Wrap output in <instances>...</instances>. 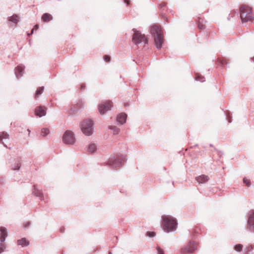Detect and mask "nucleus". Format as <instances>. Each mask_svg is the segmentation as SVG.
Here are the masks:
<instances>
[{"label": "nucleus", "mask_w": 254, "mask_h": 254, "mask_svg": "<svg viewBox=\"0 0 254 254\" xmlns=\"http://www.w3.org/2000/svg\"><path fill=\"white\" fill-rule=\"evenodd\" d=\"M150 31L154 37L156 48L158 50L160 49L164 42L163 33L161 28L159 25H154L150 27Z\"/></svg>", "instance_id": "f257e3e1"}, {"label": "nucleus", "mask_w": 254, "mask_h": 254, "mask_svg": "<svg viewBox=\"0 0 254 254\" xmlns=\"http://www.w3.org/2000/svg\"><path fill=\"white\" fill-rule=\"evenodd\" d=\"M163 228L165 232L169 233L176 230L177 222L176 218L170 215L162 216Z\"/></svg>", "instance_id": "f03ea898"}, {"label": "nucleus", "mask_w": 254, "mask_h": 254, "mask_svg": "<svg viewBox=\"0 0 254 254\" xmlns=\"http://www.w3.org/2000/svg\"><path fill=\"white\" fill-rule=\"evenodd\" d=\"M126 161V156L120 153L110 157L106 163L112 168L117 169L121 167Z\"/></svg>", "instance_id": "7ed1b4c3"}, {"label": "nucleus", "mask_w": 254, "mask_h": 254, "mask_svg": "<svg viewBox=\"0 0 254 254\" xmlns=\"http://www.w3.org/2000/svg\"><path fill=\"white\" fill-rule=\"evenodd\" d=\"M240 15L242 23L252 22L254 19L252 8L247 5H242L240 7Z\"/></svg>", "instance_id": "20e7f679"}, {"label": "nucleus", "mask_w": 254, "mask_h": 254, "mask_svg": "<svg viewBox=\"0 0 254 254\" xmlns=\"http://www.w3.org/2000/svg\"><path fill=\"white\" fill-rule=\"evenodd\" d=\"M81 130L86 136H90L93 132V123L90 119L84 120L81 123Z\"/></svg>", "instance_id": "39448f33"}, {"label": "nucleus", "mask_w": 254, "mask_h": 254, "mask_svg": "<svg viewBox=\"0 0 254 254\" xmlns=\"http://www.w3.org/2000/svg\"><path fill=\"white\" fill-rule=\"evenodd\" d=\"M134 32L132 35V41L135 45L144 44L148 43V40L144 34H142L139 31L133 29Z\"/></svg>", "instance_id": "423d86ee"}, {"label": "nucleus", "mask_w": 254, "mask_h": 254, "mask_svg": "<svg viewBox=\"0 0 254 254\" xmlns=\"http://www.w3.org/2000/svg\"><path fill=\"white\" fill-rule=\"evenodd\" d=\"M62 139L64 144L69 145L74 144L76 141L74 133L70 130H66L64 132Z\"/></svg>", "instance_id": "0eeeda50"}, {"label": "nucleus", "mask_w": 254, "mask_h": 254, "mask_svg": "<svg viewBox=\"0 0 254 254\" xmlns=\"http://www.w3.org/2000/svg\"><path fill=\"white\" fill-rule=\"evenodd\" d=\"M113 107V102L108 101L100 104L98 105V111L101 115H104L107 111L111 110Z\"/></svg>", "instance_id": "6e6552de"}, {"label": "nucleus", "mask_w": 254, "mask_h": 254, "mask_svg": "<svg viewBox=\"0 0 254 254\" xmlns=\"http://www.w3.org/2000/svg\"><path fill=\"white\" fill-rule=\"evenodd\" d=\"M196 244L193 241H190L188 245L184 247L181 250L182 254H189L193 253L196 250Z\"/></svg>", "instance_id": "1a4fd4ad"}, {"label": "nucleus", "mask_w": 254, "mask_h": 254, "mask_svg": "<svg viewBox=\"0 0 254 254\" xmlns=\"http://www.w3.org/2000/svg\"><path fill=\"white\" fill-rule=\"evenodd\" d=\"M247 228L251 231L254 232V211H250L248 214Z\"/></svg>", "instance_id": "9d476101"}, {"label": "nucleus", "mask_w": 254, "mask_h": 254, "mask_svg": "<svg viewBox=\"0 0 254 254\" xmlns=\"http://www.w3.org/2000/svg\"><path fill=\"white\" fill-rule=\"evenodd\" d=\"M82 106L83 103L82 101H79L69 110V115L71 116H74L80 110L82 109Z\"/></svg>", "instance_id": "9b49d317"}, {"label": "nucleus", "mask_w": 254, "mask_h": 254, "mask_svg": "<svg viewBox=\"0 0 254 254\" xmlns=\"http://www.w3.org/2000/svg\"><path fill=\"white\" fill-rule=\"evenodd\" d=\"M35 115L39 117H42L46 115V108L45 106H39L35 109Z\"/></svg>", "instance_id": "f8f14e48"}, {"label": "nucleus", "mask_w": 254, "mask_h": 254, "mask_svg": "<svg viewBox=\"0 0 254 254\" xmlns=\"http://www.w3.org/2000/svg\"><path fill=\"white\" fill-rule=\"evenodd\" d=\"M9 27L15 26L20 21V17L17 14H13L12 16L8 17Z\"/></svg>", "instance_id": "ddd939ff"}, {"label": "nucleus", "mask_w": 254, "mask_h": 254, "mask_svg": "<svg viewBox=\"0 0 254 254\" xmlns=\"http://www.w3.org/2000/svg\"><path fill=\"white\" fill-rule=\"evenodd\" d=\"M9 141V135L4 131L0 132V143L6 147L9 148L6 144Z\"/></svg>", "instance_id": "4468645a"}, {"label": "nucleus", "mask_w": 254, "mask_h": 254, "mask_svg": "<svg viewBox=\"0 0 254 254\" xmlns=\"http://www.w3.org/2000/svg\"><path fill=\"white\" fill-rule=\"evenodd\" d=\"M24 66L22 65H18L15 69V74L17 78L22 77L24 73Z\"/></svg>", "instance_id": "2eb2a0df"}, {"label": "nucleus", "mask_w": 254, "mask_h": 254, "mask_svg": "<svg viewBox=\"0 0 254 254\" xmlns=\"http://www.w3.org/2000/svg\"><path fill=\"white\" fill-rule=\"evenodd\" d=\"M97 150V145L94 142L89 143L86 147V151L88 153L93 154Z\"/></svg>", "instance_id": "dca6fc26"}, {"label": "nucleus", "mask_w": 254, "mask_h": 254, "mask_svg": "<svg viewBox=\"0 0 254 254\" xmlns=\"http://www.w3.org/2000/svg\"><path fill=\"white\" fill-rule=\"evenodd\" d=\"M127 118V115L125 113H121L117 117V122L118 124L120 125H123L126 123Z\"/></svg>", "instance_id": "f3484780"}, {"label": "nucleus", "mask_w": 254, "mask_h": 254, "mask_svg": "<svg viewBox=\"0 0 254 254\" xmlns=\"http://www.w3.org/2000/svg\"><path fill=\"white\" fill-rule=\"evenodd\" d=\"M0 242H3L7 236V230L4 227H0Z\"/></svg>", "instance_id": "a211bd4d"}, {"label": "nucleus", "mask_w": 254, "mask_h": 254, "mask_svg": "<svg viewBox=\"0 0 254 254\" xmlns=\"http://www.w3.org/2000/svg\"><path fill=\"white\" fill-rule=\"evenodd\" d=\"M208 177L204 175H202L195 178L196 181L200 184L205 183L208 181Z\"/></svg>", "instance_id": "6ab92c4d"}, {"label": "nucleus", "mask_w": 254, "mask_h": 254, "mask_svg": "<svg viewBox=\"0 0 254 254\" xmlns=\"http://www.w3.org/2000/svg\"><path fill=\"white\" fill-rule=\"evenodd\" d=\"M33 193L37 197L40 198L41 200L44 199V195L42 191L37 189L35 186H34V190L33 191Z\"/></svg>", "instance_id": "aec40b11"}, {"label": "nucleus", "mask_w": 254, "mask_h": 254, "mask_svg": "<svg viewBox=\"0 0 254 254\" xmlns=\"http://www.w3.org/2000/svg\"><path fill=\"white\" fill-rule=\"evenodd\" d=\"M21 166V163L20 160L17 159L12 164H11V168L12 170L17 171L20 168Z\"/></svg>", "instance_id": "412c9836"}, {"label": "nucleus", "mask_w": 254, "mask_h": 254, "mask_svg": "<svg viewBox=\"0 0 254 254\" xmlns=\"http://www.w3.org/2000/svg\"><path fill=\"white\" fill-rule=\"evenodd\" d=\"M17 244L23 247L28 246L29 245V242L25 238H23L17 241Z\"/></svg>", "instance_id": "4be33fe9"}, {"label": "nucleus", "mask_w": 254, "mask_h": 254, "mask_svg": "<svg viewBox=\"0 0 254 254\" xmlns=\"http://www.w3.org/2000/svg\"><path fill=\"white\" fill-rule=\"evenodd\" d=\"M42 19L44 21L48 22L51 20L53 19V16L51 14L48 13H46L42 15Z\"/></svg>", "instance_id": "5701e85b"}, {"label": "nucleus", "mask_w": 254, "mask_h": 254, "mask_svg": "<svg viewBox=\"0 0 254 254\" xmlns=\"http://www.w3.org/2000/svg\"><path fill=\"white\" fill-rule=\"evenodd\" d=\"M44 87L43 86L37 88L35 95V99H37L39 98V95L42 94L44 91Z\"/></svg>", "instance_id": "b1692460"}, {"label": "nucleus", "mask_w": 254, "mask_h": 254, "mask_svg": "<svg viewBox=\"0 0 254 254\" xmlns=\"http://www.w3.org/2000/svg\"><path fill=\"white\" fill-rule=\"evenodd\" d=\"M195 79L201 82L205 81L204 77L198 73L195 74Z\"/></svg>", "instance_id": "393cba45"}, {"label": "nucleus", "mask_w": 254, "mask_h": 254, "mask_svg": "<svg viewBox=\"0 0 254 254\" xmlns=\"http://www.w3.org/2000/svg\"><path fill=\"white\" fill-rule=\"evenodd\" d=\"M109 129L112 130L115 134L119 133L120 131V128L116 126H110L109 127Z\"/></svg>", "instance_id": "a878e982"}, {"label": "nucleus", "mask_w": 254, "mask_h": 254, "mask_svg": "<svg viewBox=\"0 0 254 254\" xmlns=\"http://www.w3.org/2000/svg\"><path fill=\"white\" fill-rule=\"evenodd\" d=\"M50 133V130L47 128H43L41 129V135L45 137L46 136Z\"/></svg>", "instance_id": "bb28decb"}, {"label": "nucleus", "mask_w": 254, "mask_h": 254, "mask_svg": "<svg viewBox=\"0 0 254 254\" xmlns=\"http://www.w3.org/2000/svg\"><path fill=\"white\" fill-rule=\"evenodd\" d=\"M218 63L219 64L224 66L227 63V60L226 59H218Z\"/></svg>", "instance_id": "cd10ccee"}, {"label": "nucleus", "mask_w": 254, "mask_h": 254, "mask_svg": "<svg viewBox=\"0 0 254 254\" xmlns=\"http://www.w3.org/2000/svg\"><path fill=\"white\" fill-rule=\"evenodd\" d=\"M253 249V246L252 245L248 247L246 251V254H251Z\"/></svg>", "instance_id": "c85d7f7f"}, {"label": "nucleus", "mask_w": 254, "mask_h": 254, "mask_svg": "<svg viewBox=\"0 0 254 254\" xmlns=\"http://www.w3.org/2000/svg\"><path fill=\"white\" fill-rule=\"evenodd\" d=\"M157 254H164V250L159 246L156 247Z\"/></svg>", "instance_id": "c756f323"}, {"label": "nucleus", "mask_w": 254, "mask_h": 254, "mask_svg": "<svg viewBox=\"0 0 254 254\" xmlns=\"http://www.w3.org/2000/svg\"><path fill=\"white\" fill-rule=\"evenodd\" d=\"M243 248V246L241 244L236 245L235 247V250L237 252H240Z\"/></svg>", "instance_id": "7c9ffc66"}, {"label": "nucleus", "mask_w": 254, "mask_h": 254, "mask_svg": "<svg viewBox=\"0 0 254 254\" xmlns=\"http://www.w3.org/2000/svg\"><path fill=\"white\" fill-rule=\"evenodd\" d=\"M1 243H0V254L4 252L6 249V246Z\"/></svg>", "instance_id": "2f4dec72"}, {"label": "nucleus", "mask_w": 254, "mask_h": 254, "mask_svg": "<svg viewBox=\"0 0 254 254\" xmlns=\"http://www.w3.org/2000/svg\"><path fill=\"white\" fill-rule=\"evenodd\" d=\"M243 182L246 184V185L248 187H249L251 185V181L250 180L247 178H244L243 179Z\"/></svg>", "instance_id": "473e14b6"}, {"label": "nucleus", "mask_w": 254, "mask_h": 254, "mask_svg": "<svg viewBox=\"0 0 254 254\" xmlns=\"http://www.w3.org/2000/svg\"><path fill=\"white\" fill-rule=\"evenodd\" d=\"M38 25H35L33 28V29L32 30L31 33L30 34H28V36H30V35L32 34L34 32V30H37L38 29Z\"/></svg>", "instance_id": "72a5a7b5"}, {"label": "nucleus", "mask_w": 254, "mask_h": 254, "mask_svg": "<svg viewBox=\"0 0 254 254\" xmlns=\"http://www.w3.org/2000/svg\"><path fill=\"white\" fill-rule=\"evenodd\" d=\"M104 59L105 61L109 62L110 61V58L108 56L105 55L104 57Z\"/></svg>", "instance_id": "f704fd0d"}, {"label": "nucleus", "mask_w": 254, "mask_h": 254, "mask_svg": "<svg viewBox=\"0 0 254 254\" xmlns=\"http://www.w3.org/2000/svg\"><path fill=\"white\" fill-rule=\"evenodd\" d=\"M147 234H148V236L150 237H153L155 236V233L153 232H148Z\"/></svg>", "instance_id": "c9c22d12"}, {"label": "nucleus", "mask_w": 254, "mask_h": 254, "mask_svg": "<svg viewBox=\"0 0 254 254\" xmlns=\"http://www.w3.org/2000/svg\"><path fill=\"white\" fill-rule=\"evenodd\" d=\"M29 224H30V223H29V222H27V223H26L24 224V227H25V228L29 226Z\"/></svg>", "instance_id": "e433bc0d"}, {"label": "nucleus", "mask_w": 254, "mask_h": 254, "mask_svg": "<svg viewBox=\"0 0 254 254\" xmlns=\"http://www.w3.org/2000/svg\"><path fill=\"white\" fill-rule=\"evenodd\" d=\"M227 118H228V122H229V123H231L232 121H231V118H229V117H228V115H227Z\"/></svg>", "instance_id": "4c0bfd02"}, {"label": "nucleus", "mask_w": 254, "mask_h": 254, "mask_svg": "<svg viewBox=\"0 0 254 254\" xmlns=\"http://www.w3.org/2000/svg\"><path fill=\"white\" fill-rule=\"evenodd\" d=\"M129 0H125V2L127 3V4L129 3Z\"/></svg>", "instance_id": "58836bf2"}, {"label": "nucleus", "mask_w": 254, "mask_h": 254, "mask_svg": "<svg viewBox=\"0 0 254 254\" xmlns=\"http://www.w3.org/2000/svg\"><path fill=\"white\" fill-rule=\"evenodd\" d=\"M198 27L200 29H202L203 27V25H198Z\"/></svg>", "instance_id": "ea45409f"}, {"label": "nucleus", "mask_w": 254, "mask_h": 254, "mask_svg": "<svg viewBox=\"0 0 254 254\" xmlns=\"http://www.w3.org/2000/svg\"><path fill=\"white\" fill-rule=\"evenodd\" d=\"M165 3H163H163H162V4H160V6H161V7H162V6H165Z\"/></svg>", "instance_id": "a19ab883"}, {"label": "nucleus", "mask_w": 254, "mask_h": 254, "mask_svg": "<svg viewBox=\"0 0 254 254\" xmlns=\"http://www.w3.org/2000/svg\"><path fill=\"white\" fill-rule=\"evenodd\" d=\"M3 183V180L2 179H1L0 180V184H2Z\"/></svg>", "instance_id": "79ce46f5"}, {"label": "nucleus", "mask_w": 254, "mask_h": 254, "mask_svg": "<svg viewBox=\"0 0 254 254\" xmlns=\"http://www.w3.org/2000/svg\"><path fill=\"white\" fill-rule=\"evenodd\" d=\"M252 61L254 62V57L251 59Z\"/></svg>", "instance_id": "37998d69"}, {"label": "nucleus", "mask_w": 254, "mask_h": 254, "mask_svg": "<svg viewBox=\"0 0 254 254\" xmlns=\"http://www.w3.org/2000/svg\"><path fill=\"white\" fill-rule=\"evenodd\" d=\"M84 87H85V86H84V85H82V86H81V88H84Z\"/></svg>", "instance_id": "c03bdc74"}, {"label": "nucleus", "mask_w": 254, "mask_h": 254, "mask_svg": "<svg viewBox=\"0 0 254 254\" xmlns=\"http://www.w3.org/2000/svg\"><path fill=\"white\" fill-rule=\"evenodd\" d=\"M27 130H28V131L29 132V134H30V130L29 129H27Z\"/></svg>", "instance_id": "a18cd8bd"}, {"label": "nucleus", "mask_w": 254, "mask_h": 254, "mask_svg": "<svg viewBox=\"0 0 254 254\" xmlns=\"http://www.w3.org/2000/svg\"><path fill=\"white\" fill-rule=\"evenodd\" d=\"M108 254H112V253L111 252H109Z\"/></svg>", "instance_id": "49530a36"}]
</instances>
